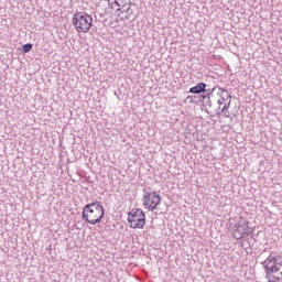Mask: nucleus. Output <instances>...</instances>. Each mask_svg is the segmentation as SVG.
Masks as SVG:
<instances>
[{
    "mask_svg": "<svg viewBox=\"0 0 282 282\" xmlns=\"http://www.w3.org/2000/svg\"><path fill=\"white\" fill-rule=\"evenodd\" d=\"M225 118H230V115H225Z\"/></svg>",
    "mask_w": 282,
    "mask_h": 282,
    "instance_id": "13",
    "label": "nucleus"
},
{
    "mask_svg": "<svg viewBox=\"0 0 282 282\" xmlns=\"http://www.w3.org/2000/svg\"><path fill=\"white\" fill-rule=\"evenodd\" d=\"M32 43H26L22 46V54H28L29 52H32Z\"/></svg>",
    "mask_w": 282,
    "mask_h": 282,
    "instance_id": "10",
    "label": "nucleus"
},
{
    "mask_svg": "<svg viewBox=\"0 0 282 282\" xmlns=\"http://www.w3.org/2000/svg\"><path fill=\"white\" fill-rule=\"evenodd\" d=\"M230 102H232L231 99H229V102L228 104H225L223 109H221V112L223 113H226V111H228V109H230Z\"/></svg>",
    "mask_w": 282,
    "mask_h": 282,
    "instance_id": "11",
    "label": "nucleus"
},
{
    "mask_svg": "<svg viewBox=\"0 0 282 282\" xmlns=\"http://www.w3.org/2000/svg\"><path fill=\"white\" fill-rule=\"evenodd\" d=\"M265 272L267 282H279L282 279V253L272 251L269 257L261 262Z\"/></svg>",
    "mask_w": 282,
    "mask_h": 282,
    "instance_id": "1",
    "label": "nucleus"
},
{
    "mask_svg": "<svg viewBox=\"0 0 282 282\" xmlns=\"http://www.w3.org/2000/svg\"><path fill=\"white\" fill-rule=\"evenodd\" d=\"M128 224H130V228L142 229L147 225V215L140 208L132 209L128 213Z\"/></svg>",
    "mask_w": 282,
    "mask_h": 282,
    "instance_id": "5",
    "label": "nucleus"
},
{
    "mask_svg": "<svg viewBox=\"0 0 282 282\" xmlns=\"http://www.w3.org/2000/svg\"><path fill=\"white\" fill-rule=\"evenodd\" d=\"M143 193L142 202L144 208L151 210V213H153V210H158V207L162 204V196H160V192H149L143 189Z\"/></svg>",
    "mask_w": 282,
    "mask_h": 282,
    "instance_id": "4",
    "label": "nucleus"
},
{
    "mask_svg": "<svg viewBox=\"0 0 282 282\" xmlns=\"http://www.w3.org/2000/svg\"><path fill=\"white\" fill-rule=\"evenodd\" d=\"M115 4H116V6H120V3H119L118 1H116V0H115Z\"/></svg>",
    "mask_w": 282,
    "mask_h": 282,
    "instance_id": "12",
    "label": "nucleus"
},
{
    "mask_svg": "<svg viewBox=\"0 0 282 282\" xmlns=\"http://www.w3.org/2000/svg\"><path fill=\"white\" fill-rule=\"evenodd\" d=\"M217 96H219V99H217V105H219V107H221L226 100H232L230 93L221 87H218Z\"/></svg>",
    "mask_w": 282,
    "mask_h": 282,
    "instance_id": "8",
    "label": "nucleus"
},
{
    "mask_svg": "<svg viewBox=\"0 0 282 282\" xmlns=\"http://www.w3.org/2000/svg\"><path fill=\"white\" fill-rule=\"evenodd\" d=\"M82 217L84 221L90 224V226H96V224H100L102 217H105V207L98 200L86 204L83 208Z\"/></svg>",
    "mask_w": 282,
    "mask_h": 282,
    "instance_id": "2",
    "label": "nucleus"
},
{
    "mask_svg": "<svg viewBox=\"0 0 282 282\" xmlns=\"http://www.w3.org/2000/svg\"><path fill=\"white\" fill-rule=\"evenodd\" d=\"M206 87H208V85H206V83L200 82L196 86L189 88V94H205V91H208Z\"/></svg>",
    "mask_w": 282,
    "mask_h": 282,
    "instance_id": "9",
    "label": "nucleus"
},
{
    "mask_svg": "<svg viewBox=\"0 0 282 282\" xmlns=\"http://www.w3.org/2000/svg\"><path fill=\"white\" fill-rule=\"evenodd\" d=\"M94 18L87 13L77 12L73 17V25H75L76 32L87 33L91 29Z\"/></svg>",
    "mask_w": 282,
    "mask_h": 282,
    "instance_id": "3",
    "label": "nucleus"
},
{
    "mask_svg": "<svg viewBox=\"0 0 282 282\" xmlns=\"http://www.w3.org/2000/svg\"><path fill=\"white\" fill-rule=\"evenodd\" d=\"M250 232H252V228H250V223L246 219H240L234 226V239L237 241L246 239Z\"/></svg>",
    "mask_w": 282,
    "mask_h": 282,
    "instance_id": "6",
    "label": "nucleus"
},
{
    "mask_svg": "<svg viewBox=\"0 0 282 282\" xmlns=\"http://www.w3.org/2000/svg\"><path fill=\"white\" fill-rule=\"evenodd\" d=\"M215 89H217V87L207 89V94L202 95L204 107H213V100H215Z\"/></svg>",
    "mask_w": 282,
    "mask_h": 282,
    "instance_id": "7",
    "label": "nucleus"
}]
</instances>
